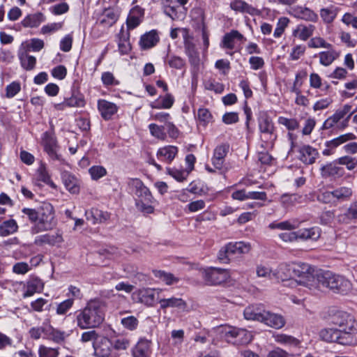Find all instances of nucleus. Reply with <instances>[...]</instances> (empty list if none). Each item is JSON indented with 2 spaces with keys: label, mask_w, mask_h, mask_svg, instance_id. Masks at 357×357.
<instances>
[{
  "label": "nucleus",
  "mask_w": 357,
  "mask_h": 357,
  "mask_svg": "<svg viewBox=\"0 0 357 357\" xmlns=\"http://www.w3.org/2000/svg\"><path fill=\"white\" fill-rule=\"evenodd\" d=\"M225 158H211V165L206 164V169L208 172H215L217 170L221 172L227 169V165L225 163Z\"/></svg>",
  "instance_id": "a19ab883"
},
{
  "label": "nucleus",
  "mask_w": 357,
  "mask_h": 357,
  "mask_svg": "<svg viewBox=\"0 0 357 357\" xmlns=\"http://www.w3.org/2000/svg\"><path fill=\"white\" fill-rule=\"evenodd\" d=\"M149 128L151 135L156 137L157 139L164 140L166 138L165 126H160L155 123H151L149 126Z\"/></svg>",
  "instance_id": "5fc2aeb1"
},
{
  "label": "nucleus",
  "mask_w": 357,
  "mask_h": 357,
  "mask_svg": "<svg viewBox=\"0 0 357 357\" xmlns=\"http://www.w3.org/2000/svg\"><path fill=\"white\" fill-rule=\"evenodd\" d=\"M244 42L246 38L237 30H231L225 33L220 43V47L226 50H233L235 47V41Z\"/></svg>",
  "instance_id": "2eb2a0df"
},
{
  "label": "nucleus",
  "mask_w": 357,
  "mask_h": 357,
  "mask_svg": "<svg viewBox=\"0 0 357 357\" xmlns=\"http://www.w3.org/2000/svg\"><path fill=\"white\" fill-rule=\"evenodd\" d=\"M351 106L349 105H344L342 108L336 110V113L340 117L341 119H344L345 116L349 113V116L342 121V128H345L348 125L349 119L351 115L354 112H351Z\"/></svg>",
  "instance_id": "bf43d9fd"
},
{
  "label": "nucleus",
  "mask_w": 357,
  "mask_h": 357,
  "mask_svg": "<svg viewBox=\"0 0 357 357\" xmlns=\"http://www.w3.org/2000/svg\"><path fill=\"white\" fill-rule=\"evenodd\" d=\"M291 263H281L273 270V276L281 281H287L291 279Z\"/></svg>",
  "instance_id": "a878e982"
},
{
  "label": "nucleus",
  "mask_w": 357,
  "mask_h": 357,
  "mask_svg": "<svg viewBox=\"0 0 357 357\" xmlns=\"http://www.w3.org/2000/svg\"><path fill=\"white\" fill-rule=\"evenodd\" d=\"M320 338L328 342H337L342 345L351 344L353 342L352 337L341 333L337 328H326L320 331Z\"/></svg>",
  "instance_id": "0eeeda50"
},
{
  "label": "nucleus",
  "mask_w": 357,
  "mask_h": 357,
  "mask_svg": "<svg viewBox=\"0 0 357 357\" xmlns=\"http://www.w3.org/2000/svg\"><path fill=\"white\" fill-rule=\"evenodd\" d=\"M317 199L318 202L321 203L331 204V206H333V202L331 199L330 190L323 189L319 190L317 195Z\"/></svg>",
  "instance_id": "0e129e2a"
},
{
  "label": "nucleus",
  "mask_w": 357,
  "mask_h": 357,
  "mask_svg": "<svg viewBox=\"0 0 357 357\" xmlns=\"http://www.w3.org/2000/svg\"><path fill=\"white\" fill-rule=\"evenodd\" d=\"M39 357H58L59 351L56 349L40 346L38 349Z\"/></svg>",
  "instance_id": "338daca9"
},
{
  "label": "nucleus",
  "mask_w": 357,
  "mask_h": 357,
  "mask_svg": "<svg viewBox=\"0 0 357 357\" xmlns=\"http://www.w3.org/2000/svg\"><path fill=\"white\" fill-rule=\"evenodd\" d=\"M98 109L105 120H109L118 111V107L114 103L105 100L98 101Z\"/></svg>",
  "instance_id": "4be33fe9"
},
{
  "label": "nucleus",
  "mask_w": 357,
  "mask_h": 357,
  "mask_svg": "<svg viewBox=\"0 0 357 357\" xmlns=\"http://www.w3.org/2000/svg\"><path fill=\"white\" fill-rule=\"evenodd\" d=\"M307 45L310 48H326L330 49L332 47V45L327 43L323 38L314 37L312 38L307 43Z\"/></svg>",
  "instance_id": "864d4df0"
},
{
  "label": "nucleus",
  "mask_w": 357,
  "mask_h": 357,
  "mask_svg": "<svg viewBox=\"0 0 357 357\" xmlns=\"http://www.w3.org/2000/svg\"><path fill=\"white\" fill-rule=\"evenodd\" d=\"M165 62L167 63L171 68L178 70L182 69L185 66V61L183 59L173 54H167Z\"/></svg>",
  "instance_id": "a18cd8bd"
},
{
  "label": "nucleus",
  "mask_w": 357,
  "mask_h": 357,
  "mask_svg": "<svg viewBox=\"0 0 357 357\" xmlns=\"http://www.w3.org/2000/svg\"><path fill=\"white\" fill-rule=\"evenodd\" d=\"M22 66L27 70H31L34 68L36 63V59L33 56L23 53L20 56Z\"/></svg>",
  "instance_id": "09e8293b"
},
{
  "label": "nucleus",
  "mask_w": 357,
  "mask_h": 357,
  "mask_svg": "<svg viewBox=\"0 0 357 357\" xmlns=\"http://www.w3.org/2000/svg\"><path fill=\"white\" fill-rule=\"evenodd\" d=\"M318 56L320 64L328 66L339 56V54L331 47L328 51L319 52Z\"/></svg>",
  "instance_id": "c9c22d12"
},
{
  "label": "nucleus",
  "mask_w": 357,
  "mask_h": 357,
  "mask_svg": "<svg viewBox=\"0 0 357 357\" xmlns=\"http://www.w3.org/2000/svg\"><path fill=\"white\" fill-rule=\"evenodd\" d=\"M258 123L260 132L265 135H269L270 140H275L276 136L273 135L275 127L272 119L267 114H263L259 118Z\"/></svg>",
  "instance_id": "6ab92c4d"
},
{
  "label": "nucleus",
  "mask_w": 357,
  "mask_h": 357,
  "mask_svg": "<svg viewBox=\"0 0 357 357\" xmlns=\"http://www.w3.org/2000/svg\"><path fill=\"white\" fill-rule=\"evenodd\" d=\"M61 178L66 190L72 194L79 192V185L77 179L68 172L61 173Z\"/></svg>",
  "instance_id": "7c9ffc66"
},
{
  "label": "nucleus",
  "mask_w": 357,
  "mask_h": 357,
  "mask_svg": "<svg viewBox=\"0 0 357 357\" xmlns=\"http://www.w3.org/2000/svg\"><path fill=\"white\" fill-rule=\"evenodd\" d=\"M205 87L207 90L213 91L216 93H221L225 89L223 84L216 82L215 79H211L206 82Z\"/></svg>",
  "instance_id": "69168bd1"
},
{
  "label": "nucleus",
  "mask_w": 357,
  "mask_h": 357,
  "mask_svg": "<svg viewBox=\"0 0 357 357\" xmlns=\"http://www.w3.org/2000/svg\"><path fill=\"white\" fill-rule=\"evenodd\" d=\"M290 15L295 18L305 21L316 22L318 20V15L311 9L303 6H294L289 10Z\"/></svg>",
  "instance_id": "9b49d317"
},
{
  "label": "nucleus",
  "mask_w": 357,
  "mask_h": 357,
  "mask_svg": "<svg viewBox=\"0 0 357 357\" xmlns=\"http://www.w3.org/2000/svg\"><path fill=\"white\" fill-rule=\"evenodd\" d=\"M105 302L100 298L90 300L86 306L77 312V326L82 329L94 328L104 320Z\"/></svg>",
  "instance_id": "f03ea898"
},
{
  "label": "nucleus",
  "mask_w": 357,
  "mask_h": 357,
  "mask_svg": "<svg viewBox=\"0 0 357 357\" xmlns=\"http://www.w3.org/2000/svg\"><path fill=\"white\" fill-rule=\"evenodd\" d=\"M45 21V17L41 13H36L26 15L21 22L22 25L25 28L38 27Z\"/></svg>",
  "instance_id": "72a5a7b5"
},
{
  "label": "nucleus",
  "mask_w": 357,
  "mask_h": 357,
  "mask_svg": "<svg viewBox=\"0 0 357 357\" xmlns=\"http://www.w3.org/2000/svg\"><path fill=\"white\" fill-rule=\"evenodd\" d=\"M144 14V9L138 6L132 8L126 20L128 29H133L138 26L142 21Z\"/></svg>",
  "instance_id": "aec40b11"
},
{
  "label": "nucleus",
  "mask_w": 357,
  "mask_h": 357,
  "mask_svg": "<svg viewBox=\"0 0 357 357\" xmlns=\"http://www.w3.org/2000/svg\"><path fill=\"white\" fill-rule=\"evenodd\" d=\"M318 281L317 289L327 287L334 293L343 296L349 295L353 290V285L349 280L343 275L334 274L331 271L318 273Z\"/></svg>",
  "instance_id": "20e7f679"
},
{
  "label": "nucleus",
  "mask_w": 357,
  "mask_h": 357,
  "mask_svg": "<svg viewBox=\"0 0 357 357\" xmlns=\"http://www.w3.org/2000/svg\"><path fill=\"white\" fill-rule=\"evenodd\" d=\"M119 50L121 54H127L131 50V45L129 41L130 33H125L121 30L119 34Z\"/></svg>",
  "instance_id": "ea45409f"
},
{
  "label": "nucleus",
  "mask_w": 357,
  "mask_h": 357,
  "mask_svg": "<svg viewBox=\"0 0 357 357\" xmlns=\"http://www.w3.org/2000/svg\"><path fill=\"white\" fill-rule=\"evenodd\" d=\"M352 190L350 188L342 186L336 188V206L345 201H348L352 196Z\"/></svg>",
  "instance_id": "c03bdc74"
},
{
  "label": "nucleus",
  "mask_w": 357,
  "mask_h": 357,
  "mask_svg": "<svg viewBox=\"0 0 357 357\" xmlns=\"http://www.w3.org/2000/svg\"><path fill=\"white\" fill-rule=\"evenodd\" d=\"M174 102V98L170 93H166L164 97L162 98L161 102L157 105H151L153 108L157 109H169L172 107Z\"/></svg>",
  "instance_id": "4d7b16f0"
},
{
  "label": "nucleus",
  "mask_w": 357,
  "mask_h": 357,
  "mask_svg": "<svg viewBox=\"0 0 357 357\" xmlns=\"http://www.w3.org/2000/svg\"><path fill=\"white\" fill-rule=\"evenodd\" d=\"M155 278L164 282L167 285H172L179 282V278L175 277L172 273L164 271L155 270L153 271Z\"/></svg>",
  "instance_id": "58836bf2"
},
{
  "label": "nucleus",
  "mask_w": 357,
  "mask_h": 357,
  "mask_svg": "<svg viewBox=\"0 0 357 357\" xmlns=\"http://www.w3.org/2000/svg\"><path fill=\"white\" fill-rule=\"evenodd\" d=\"M265 310L261 305H250L244 310V317L247 320L262 322Z\"/></svg>",
  "instance_id": "5701e85b"
},
{
  "label": "nucleus",
  "mask_w": 357,
  "mask_h": 357,
  "mask_svg": "<svg viewBox=\"0 0 357 357\" xmlns=\"http://www.w3.org/2000/svg\"><path fill=\"white\" fill-rule=\"evenodd\" d=\"M314 30L315 26L312 24L307 26L300 24L293 30L292 36L303 41H306L313 35Z\"/></svg>",
  "instance_id": "cd10ccee"
},
{
  "label": "nucleus",
  "mask_w": 357,
  "mask_h": 357,
  "mask_svg": "<svg viewBox=\"0 0 357 357\" xmlns=\"http://www.w3.org/2000/svg\"><path fill=\"white\" fill-rule=\"evenodd\" d=\"M42 144L45 151L50 155L59 156L57 142L55 136L50 132H45L43 135Z\"/></svg>",
  "instance_id": "a211bd4d"
},
{
  "label": "nucleus",
  "mask_w": 357,
  "mask_h": 357,
  "mask_svg": "<svg viewBox=\"0 0 357 357\" xmlns=\"http://www.w3.org/2000/svg\"><path fill=\"white\" fill-rule=\"evenodd\" d=\"M89 172L91 176V178L96 181L103 177L107 174L106 169L103 167L99 165L92 166L89 169Z\"/></svg>",
  "instance_id": "e2e57ef3"
},
{
  "label": "nucleus",
  "mask_w": 357,
  "mask_h": 357,
  "mask_svg": "<svg viewBox=\"0 0 357 357\" xmlns=\"http://www.w3.org/2000/svg\"><path fill=\"white\" fill-rule=\"evenodd\" d=\"M278 123L284 126L289 130H295L299 128V122L296 119L280 116L278 118Z\"/></svg>",
  "instance_id": "13d9d810"
},
{
  "label": "nucleus",
  "mask_w": 357,
  "mask_h": 357,
  "mask_svg": "<svg viewBox=\"0 0 357 357\" xmlns=\"http://www.w3.org/2000/svg\"><path fill=\"white\" fill-rule=\"evenodd\" d=\"M38 180L44 182L50 185L52 188L56 189V184L52 181L51 177L47 171L46 167L44 163L40 162V166L37 170Z\"/></svg>",
  "instance_id": "79ce46f5"
},
{
  "label": "nucleus",
  "mask_w": 357,
  "mask_h": 357,
  "mask_svg": "<svg viewBox=\"0 0 357 357\" xmlns=\"http://www.w3.org/2000/svg\"><path fill=\"white\" fill-rule=\"evenodd\" d=\"M297 233L298 239L317 241L321 236V229L318 227H313L298 229Z\"/></svg>",
  "instance_id": "473e14b6"
},
{
  "label": "nucleus",
  "mask_w": 357,
  "mask_h": 357,
  "mask_svg": "<svg viewBox=\"0 0 357 357\" xmlns=\"http://www.w3.org/2000/svg\"><path fill=\"white\" fill-rule=\"evenodd\" d=\"M167 173L178 182L185 181L189 175V171L185 169L179 170L176 168H168Z\"/></svg>",
  "instance_id": "3c124183"
},
{
  "label": "nucleus",
  "mask_w": 357,
  "mask_h": 357,
  "mask_svg": "<svg viewBox=\"0 0 357 357\" xmlns=\"http://www.w3.org/2000/svg\"><path fill=\"white\" fill-rule=\"evenodd\" d=\"M162 6L164 13L172 20H177L185 16L184 8L177 5L174 0H163Z\"/></svg>",
  "instance_id": "9d476101"
},
{
  "label": "nucleus",
  "mask_w": 357,
  "mask_h": 357,
  "mask_svg": "<svg viewBox=\"0 0 357 357\" xmlns=\"http://www.w3.org/2000/svg\"><path fill=\"white\" fill-rule=\"evenodd\" d=\"M339 221L344 223H349L351 220H357V201L350 204L347 211L338 216Z\"/></svg>",
  "instance_id": "4c0bfd02"
},
{
  "label": "nucleus",
  "mask_w": 357,
  "mask_h": 357,
  "mask_svg": "<svg viewBox=\"0 0 357 357\" xmlns=\"http://www.w3.org/2000/svg\"><path fill=\"white\" fill-rule=\"evenodd\" d=\"M236 344H245L252 340L251 333L244 328H237Z\"/></svg>",
  "instance_id": "de8ad7c7"
},
{
  "label": "nucleus",
  "mask_w": 357,
  "mask_h": 357,
  "mask_svg": "<svg viewBox=\"0 0 357 357\" xmlns=\"http://www.w3.org/2000/svg\"><path fill=\"white\" fill-rule=\"evenodd\" d=\"M134 296L137 297L138 302L147 306H152L155 301L153 290L151 289H139L134 294Z\"/></svg>",
  "instance_id": "2f4dec72"
},
{
  "label": "nucleus",
  "mask_w": 357,
  "mask_h": 357,
  "mask_svg": "<svg viewBox=\"0 0 357 357\" xmlns=\"http://www.w3.org/2000/svg\"><path fill=\"white\" fill-rule=\"evenodd\" d=\"M158 303L162 310L169 307L183 309L186 307V302L183 298L174 296L168 298H159Z\"/></svg>",
  "instance_id": "c756f323"
},
{
  "label": "nucleus",
  "mask_w": 357,
  "mask_h": 357,
  "mask_svg": "<svg viewBox=\"0 0 357 357\" xmlns=\"http://www.w3.org/2000/svg\"><path fill=\"white\" fill-rule=\"evenodd\" d=\"M220 337L226 342L236 344L237 328L231 326H224L218 328Z\"/></svg>",
  "instance_id": "f704fd0d"
},
{
  "label": "nucleus",
  "mask_w": 357,
  "mask_h": 357,
  "mask_svg": "<svg viewBox=\"0 0 357 357\" xmlns=\"http://www.w3.org/2000/svg\"><path fill=\"white\" fill-rule=\"evenodd\" d=\"M22 297L24 298L31 297L36 293H40L44 289V282L38 276L31 275L24 282H21Z\"/></svg>",
  "instance_id": "6e6552de"
},
{
  "label": "nucleus",
  "mask_w": 357,
  "mask_h": 357,
  "mask_svg": "<svg viewBox=\"0 0 357 357\" xmlns=\"http://www.w3.org/2000/svg\"><path fill=\"white\" fill-rule=\"evenodd\" d=\"M121 324L123 328L129 330H135L139 324L138 319L134 316H128L121 319Z\"/></svg>",
  "instance_id": "6e6d98bb"
},
{
  "label": "nucleus",
  "mask_w": 357,
  "mask_h": 357,
  "mask_svg": "<svg viewBox=\"0 0 357 357\" xmlns=\"http://www.w3.org/2000/svg\"><path fill=\"white\" fill-rule=\"evenodd\" d=\"M21 90V84L19 82L14 81L6 88V97L12 98L15 96Z\"/></svg>",
  "instance_id": "680f3d73"
},
{
  "label": "nucleus",
  "mask_w": 357,
  "mask_h": 357,
  "mask_svg": "<svg viewBox=\"0 0 357 357\" xmlns=\"http://www.w3.org/2000/svg\"><path fill=\"white\" fill-rule=\"evenodd\" d=\"M229 6L231 10L242 14H248L251 16H259L261 11L243 0H232Z\"/></svg>",
  "instance_id": "4468645a"
},
{
  "label": "nucleus",
  "mask_w": 357,
  "mask_h": 357,
  "mask_svg": "<svg viewBox=\"0 0 357 357\" xmlns=\"http://www.w3.org/2000/svg\"><path fill=\"white\" fill-rule=\"evenodd\" d=\"M262 323L265 324L268 326L279 329L284 326L285 320L280 314L265 310Z\"/></svg>",
  "instance_id": "412c9836"
},
{
  "label": "nucleus",
  "mask_w": 357,
  "mask_h": 357,
  "mask_svg": "<svg viewBox=\"0 0 357 357\" xmlns=\"http://www.w3.org/2000/svg\"><path fill=\"white\" fill-rule=\"evenodd\" d=\"M322 174L324 176H341L344 174L343 168L337 163H331L321 167Z\"/></svg>",
  "instance_id": "37998d69"
},
{
  "label": "nucleus",
  "mask_w": 357,
  "mask_h": 357,
  "mask_svg": "<svg viewBox=\"0 0 357 357\" xmlns=\"http://www.w3.org/2000/svg\"><path fill=\"white\" fill-rule=\"evenodd\" d=\"M275 340L280 344L293 347H297L300 344L299 340L296 337L285 334H278L275 335Z\"/></svg>",
  "instance_id": "49530a36"
},
{
  "label": "nucleus",
  "mask_w": 357,
  "mask_h": 357,
  "mask_svg": "<svg viewBox=\"0 0 357 357\" xmlns=\"http://www.w3.org/2000/svg\"><path fill=\"white\" fill-rule=\"evenodd\" d=\"M13 272L18 275H24L31 270V266L26 262L15 263L12 268Z\"/></svg>",
  "instance_id": "774afa93"
},
{
  "label": "nucleus",
  "mask_w": 357,
  "mask_h": 357,
  "mask_svg": "<svg viewBox=\"0 0 357 357\" xmlns=\"http://www.w3.org/2000/svg\"><path fill=\"white\" fill-rule=\"evenodd\" d=\"M22 212L33 224L31 227L33 234L50 231L57 225L54 207L50 203L44 202L36 208H23Z\"/></svg>",
  "instance_id": "f257e3e1"
},
{
  "label": "nucleus",
  "mask_w": 357,
  "mask_h": 357,
  "mask_svg": "<svg viewBox=\"0 0 357 357\" xmlns=\"http://www.w3.org/2000/svg\"><path fill=\"white\" fill-rule=\"evenodd\" d=\"M320 16L325 23L330 24L333 22L336 17L337 10L333 8H322L320 10Z\"/></svg>",
  "instance_id": "603ef678"
},
{
  "label": "nucleus",
  "mask_w": 357,
  "mask_h": 357,
  "mask_svg": "<svg viewBox=\"0 0 357 357\" xmlns=\"http://www.w3.org/2000/svg\"><path fill=\"white\" fill-rule=\"evenodd\" d=\"M74 304L73 298H68L61 303H59L56 307V312L58 315H64L67 312L71 309Z\"/></svg>",
  "instance_id": "052dcab7"
},
{
  "label": "nucleus",
  "mask_w": 357,
  "mask_h": 357,
  "mask_svg": "<svg viewBox=\"0 0 357 357\" xmlns=\"http://www.w3.org/2000/svg\"><path fill=\"white\" fill-rule=\"evenodd\" d=\"M63 241L62 233L57 230L54 234H45L37 236L34 239V244L38 246L43 245H49L51 246L56 245Z\"/></svg>",
  "instance_id": "ddd939ff"
},
{
  "label": "nucleus",
  "mask_w": 357,
  "mask_h": 357,
  "mask_svg": "<svg viewBox=\"0 0 357 357\" xmlns=\"http://www.w3.org/2000/svg\"><path fill=\"white\" fill-rule=\"evenodd\" d=\"M204 274L206 283L211 285L225 282L229 277L228 273L225 269L213 267L206 269Z\"/></svg>",
  "instance_id": "1a4fd4ad"
},
{
  "label": "nucleus",
  "mask_w": 357,
  "mask_h": 357,
  "mask_svg": "<svg viewBox=\"0 0 357 357\" xmlns=\"http://www.w3.org/2000/svg\"><path fill=\"white\" fill-rule=\"evenodd\" d=\"M291 278L297 277L296 282L306 287L310 291L317 289L319 285L318 273L314 275V268L307 263H291Z\"/></svg>",
  "instance_id": "39448f33"
},
{
  "label": "nucleus",
  "mask_w": 357,
  "mask_h": 357,
  "mask_svg": "<svg viewBox=\"0 0 357 357\" xmlns=\"http://www.w3.org/2000/svg\"><path fill=\"white\" fill-rule=\"evenodd\" d=\"M354 139H355V135L353 133H347L331 141L326 142V149L323 151V154L325 155H333L334 154V152L333 151V149L347 141L352 140Z\"/></svg>",
  "instance_id": "b1692460"
},
{
  "label": "nucleus",
  "mask_w": 357,
  "mask_h": 357,
  "mask_svg": "<svg viewBox=\"0 0 357 357\" xmlns=\"http://www.w3.org/2000/svg\"><path fill=\"white\" fill-rule=\"evenodd\" d=\"M330 324L338 327L337 330L347 336L357 333V321L344 311H337L331 317Z\"/></svg>",
  "instance_id": "423d86ee"
},
{
  "label": "nucleus",
  "mask_w": 357,
  "mask_h": 357,
  "mask_svg": "<svg viewBox=\"0 0 357 357\" xmlns=\"http://www.w3.org/2000/svg\"><path fill=\"white\" fill-rule=\"evenodd\" d=\"M18 229V225L13 219L3 221L0 224V236L5 237L15 233Z\"/></svg>",
  "instance_id": "e433bc0d"
},
{
  "label": "nucleus",
  "mask_w": 357,
  "mask_h": 357,
  "mask_svg": "<svg viewBox=\"0 0 357 357\" xmlns=\"http://www.w3.org/2000/svg\"><path fill=\"white\" fill-rule=\"evenodd\" d=\"M128 186L138 211L146 214L153 213L154 208L152 204L154 198L144 183L139 178H130L128 181Z\"/></svg>",
  "instance_id": "7ed1b4c3"
},
{
  "label": "nucleus",
  "mask_w": 357,
  "mask_h": 357,
  "mask_svg": "<svg viewBox=\"0 0 357 357\" xmlns=\"http://www.w3.org/2000/svg\"><path fill=\"white\" fill-rule=\"evenodd\" d=\"M93 347L96 357H109L112 349L111 341L103 336H100L93 342Z\"/></svg>",
  "instance_id": "f8f14e48"
},
{
  "label": "nucleus",
  "mask_w": 357,
  "mask_h": 357,
  "mask_svg": "<svg viewBox=\"0 0 357 357\" xmlns=\"http://www.w3.org/2000/svg\"><path fill=\"white\" fill-rule=\"evenodd\" d=\"M111 342L112 347L118 351L126 350L130 344V340L125 337H117L116 339L111 341Z\"/></svg>",
  "instance_id": "8fccbe9b"
},
{
  "label": "nucleus",
  "mask_w": 357,
  "mask_h": 357,
  "mask_svg": "<svg viewBox=\"0 0 357 357\" xmlns=\"http://www.w3.org/2000/svg\"><path fill=\"white\" fill-rule=\"evenodd\" d=\"M119 15L120 11L117 8H107L103 10L98 21L104 27H110L116 22Z\"/></svg>",
  "instance_id": "dca6fc26"
},
{
  "label": "nucleus",
  "mask_w": 357,
  "mask_h": 357,
  "mask_svg": "<svg viewBox=\"0 0 357 357\" xmlns=\"http://www.w3.org/2000/svg\"><path fill=\"white\" fill-rule=\"evenodd\" d=\"M159 40L157 31L151 30L141 36L139 45L142 50H148L155 46Z\"/></svg>",
  "instance_id": "393cba45"
},
{
  "label": "nucleus",
  "mask_w": 357,
  "mask_h": 357,
  "mask_svg": "<svg viewBox=\"0 0 357 357\" xmlns=\"http://www.w3.org/2000/svg\"><path fill=\"white\" fill-rule=\"evenodd\" d=\"M151 342L146 338H140L132 350L133 357H148L150 354Z\"/></svg>",
  "instance_id": "bb28decb"
},
{
  "label": "nucleus",
  "mask_w": 357,
  "mask_h": 357,
  "mask_svg": "<svg viewBox=\"0 0 357 357\" xmlns=\"http://www.w3.org/2000/svg\"><path fill=\"white\" fill-rule=\"evenodd\" d=\"M86 219L93 225L103 223L110 218V213L96 208H92L85 212Z\"/></svg>",
  "instance_id": "f3484780"
},
{
  "label": "nucleus",
  "mask_w": 357,
  "mask_h": 357,
  "mask_svg": "<svg viewBox=\"0 0 357 357\" xmlns=\"http://www.w3.org/2000/svg\"><path fill=\"white\" fill-rule=\"evenodd\" d=\"M251 249V245L248 242L238 241L230 242L226 245V252L232 256L234 254H247Z\"/></svg>",
  "instance_id": "c85d7f7f"
}]
</instances>
